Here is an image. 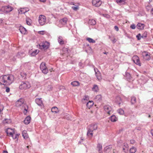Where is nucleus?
<instances>
[{
  "instance_id": "30",
  "label": "nucleus",
  "mask_w": 153,
  "mask_h": 153,
  "mask_svg": "<svg viewBox=\"0 0 153 153\" xmlns=\"http://www.w3.org/2000/svg\"><path fill=\"white\" fill-rule=\"evenodd\" d=\"M71 84L73 86H77L79 85L80 83L78 81H74L72 82Z\"/></svg>"
},
{
  "instance_id": "22",
  "label": "nucleus",
  "mask_w": 153,
  "mask_h": 153,
  "mask_svg": "<svg viewBox=\"0 0 153 153\" xmlns=\"http://www.w3.org/2000/svg\"><path fill=\"white\" fill-rule=\"evenodd\" d=\"M31 119L30 117L29 116L26 117L24 121L25 124L26 125L29 124L30 122Z\"/></svg>"
},
{
  "instance_id": "31",
  "label": "nucleus",
  "mask_w": 153,
  "mask_h": 153,
  "mask_svg": "<svg viewBox=\"0 0 153 153\" xmlns=\"http://www.w3.org/2000/svg\"><path fill=\"white\" fill-rule=\"evenodd\" d=\"M92 90L94 92H97L99 90L97 85H94L93 87L92 88Z\"/></svg>"
},
{
  "instance_id": "29",
  "label": "nucleus",
  "mask_w": 153,
  "mask_h": 153,
  "mask_svg": "<svg viewBox=\"0 0 153 153\" xmlns=\"http://www.w3.org/2000/svg\"><path fill=\"white\" fill-rule=\"evenodd\" d=\"M94 103L92 101H89L87 104V107L90 109L94 105Z\"/></svg>"
},
{
  "instance_id": "32",
  "label": "nucleus",
  "mask_w": 153,
  "mask_h": 153,
  "mask_svg": "<svg viewBox=\"0 0 153 153\" xmlns=\"http://www.w3.org/2000/svg\"><path fill=\"white\" fill-rule=\"evenodd\" d=\"M51 111L54 113H57L59 112L58 109L56 107H53L51 109Z\"/></svg>"
},
{
  "instance_id": "1",
  "label": "nucleus",
  "mask_w": 153,
  "mask_h": 153,
  "mask_svg": "<svg viewBox=\"0 0 153 153\" xmlns=\"http://www.w3.org/2000/svg\"><path fill=\"white\" fill-rule=\"evenodd\" d=\"M14 77L11 74H7L0 77V84L1 85H9L13 82Z\"/></svg>"
},
{
  "instance_id": "15",
  "label": "nucleus",
  "mask_w": 153,
  "mask_h": 153,
  "mask_svg": "<svg viewBox=\"0 0 153 153\" xmlns=\"http://www.w3.org/2000/svg\"><path fill=\"white\" fill-rule=\"evenodd\" d=\"M92 4L94 6L99 7L101 5L102 2L100 0H93Z\"/></svg>"
},
{
  "instance_id": "48",
  "label": "nucleus",
  "mask_w": 153,
  "mask_h": 153,
  "mask_svg": "<svg viewBox=\"0 0 153 153\" xmlns=\"http://www.w3.org/2000/svg\"><path fill=\"white\" fill-rule=\"evenodd\" d=\"M136 37L138 40H140L141 39V38H142L140 33H139L137 35Z\"/></svg>"
},
{
  "instance_id": "3",
  "label": "nucleus",
  "mask_w": 153,
  "mask_h": 153,
  "mask_svg": "<svg viewBox=\"0 0 153 153\" xmlns=\"http://www.w3.org/2000/svg\"><path fill=\"white\" fill-rule=\"evenodd\" d=\"M13 9V8L9 5L1 7L0 11L5 13H7L11 11Z\"/></svg>"
},
{
  "instance_id": "34",
  "label": "nucleus",
  "mask_w": 153,
  "mask_h": 153,
  "mask_svg": "<svg viewBox=\"0 0 153 153\" xmlns=\"http://www.w3.org/2000/svg\"><path fill=\"white\" fill-rule=\"evenodd\" d=\"M137 151V149L134 147L131 148L129 150L130 153H135Z\"/></svg>"
},
{
  "instance_id": "50",
  "label": "nucleus",
  "mask_w": 153,
  "mask_h": 153,
  "mask_svg": "<svg viewBox=\"0 0 153 153\" xmlns=\"http://www.w3.org/2000/svg\"><path fill=\"white\" fill-rule=\"evenodd\" d=\"M72 8L73 10H76L78 9V7H76H76L73 6L72 7Z\"/></svg>"
},
{
  "instance_id": "27",
  "label": "nucleus",
  "mask_w": 153,
  "mask_h": 153,
  "mask_svg": "<svg viewBox=\"0 0 153 153\" xmlns=\"http://www.w3.org/2000/svg\"><path fill=\"white\" fill-rule=\"evenodd\" d=\"M88 23L91 25H95L96 24V22L95 20L91 19H89Z\"/></svg>"
},
{
  "instance_id": "55",
  "label": "nucleus",
  "mask_w": 153,
  "mask_h": 153,
  "mask_svg": "<svg viewBox=\"0 0 153 153\" xmlns=\"http://www.w3.org/2000/svg\"><path fill=\"white\" fill-rule=\"evenodd\" d=\"M44 31H40L39 32V33L40 34H44Z\"/></svg>"
},
{
  "instance_id": "40",
  "label": "nucleus",
  "mask_w": 153,
  "mask_h": 153,
  "mask_svg": "<svg viewBox=\"0 0 153 153\" xmlns=\"http://www.w3.org/2000/svg\"><path fill=\"white\" fill-rule=\"evenodd\" d=\"M97 149H98V151L99 152L102 149V145L98 143L97 146Z\"/></svg>"
},
{
  "instance_id": "24",
  "label": "nucleus",
  "mask_w": 153,
  "mask_h": 153,
  "mask_svg": "<svg viewBox=\"0 0 153 153\" xmlns=\"http://www.w3.org/2000/svg\"><path fill=\"white\" fill-rule=\"evenodd\" d=\"M145 26L144 24L141 23H138L137 24L136 27L138 29L143 30Z\"/></svg>"
},
{
  "instance_id": "52",
  "label": "nucleus",
  "mask_w": 153,
  "mask_h": 153,
  "mask_svg": "<svg viewBox=\"0 0 153 153\" xmlns=\"http://www.w3.org/2000/svg\"><path fill=\"white\" fill-rule=\"evenodd\" d=\"M89 99V97L88 96H85L84 97V98L83 99V100H87Z\"/></svg>"
},
{
  "instance_id": "59",
  "label": "nucleus",
  "mask_w": 153,
  "mask_h": 153,
  "mask_svg": "<svg viewBox=\"0 0 153 153\" xmlns=\"http://www.w3.org/2000/svg\"><path fill=\"white\" fill-rule=\"evenodd\" d=\"M79 64L80 66H82V63L79 62Z\"/></svg>"
},
{
  "instance_id": "58",
  "label": "nucleus",
  "mask_w": 153,
  "mask_h": 153,
  "mask_svg": "<svg viewBox=\"0 0 153 153\" xmlns=\"http://www.w3.org/2000/svg\"><path fill=\"white\" fill-rule=\"evenodd\" d=\"M151 12L152 14H153V8L151 10Z\"/></svg>"
},
{
  "instance_id": "4",
  "label": "nucleus",
  "mask_w": 153,
  "mask_h": 153,
  "mask_svg": "<svg viewBox=\"0 0 153 153\" xmlns=\"http://www.w3.org/2000/svg\"><path fill=\"white\" fill-rule=\"evenodd\" d=\"M50 45V44L49 42L45 41L39 44V46L40 49L45 50L49 48Z\"/></svg>"
},
{
  "instance_id": "36",
  "label": "nucleus",
  "mask_w": 153,
  "mask_h": 153,
  "mask_svg": "<svg viewBox=\"0 0 153 153\" xmlns=\"http://www.w3.org/2000/svg\"><path fill=\"white\" fill-rule=\"evenodd\" d=\"M109 39H110L113 44L115 43L116 42L117 40L114 37H111L110 36H109Z\"/></svg>"
},
{
  "instance_id": "7",
  "label": "nucleus",
  "mask_w": 153,
  "mask_h": 153,
  "mask_svg": "<svg viewBox=\"0 0 153 153\" xmlns=\"http://www.w3.org/2000/svg\"><path fill=\"white\" fill-rule=\"evenodd\" d=\"M40 68L42 72L44 74H46L48 73V70L47 67L46 66L45 63L42 62L41 64Z\"/></svg>"
},
{
  "instance_id": "56",
  "label": "nucleus",
  "mask_w": 153,
  "mask_h": 153,
  "mask_svg": "<svg viewBox=\"0 0 153 153\" xmlns=\"http://www.w3.org/2000/svg\"><path fill=\"white\" fill-rule=\"evenodd\" d=\"M40 1L43 2H45L46 1V0H39Z\"/></svg>"
},
{
  "instance_id": "37",
  "label": "nucleus",
  "mask_w": 153,
  "mask_h": 153,
  "mask_svg": "<svg viewBox=\"0 0 153 153\" xmlns=\"http://www.w3.org/2000/svg\"><path fill=\"white\" fill-rule=\"evenodd\" d=\"M39 52V50H36L33 51L31 53V54L32 56H35L38 54Z\"/></svg>"
},
{
  "instance_id": "38",
  "label": "nucleus",
  "mask_w": 153,
  "mask_h": 153,
  "mask_svg": "<svg viewBox=\"0 0 153 153\" xmlns=\"http://www.w3.org/2000/svg\"><path fill=\"white\" fill-rule=\"evenodd\" d=\"M116 2L120 5L124 4L125 3V2L123 0H116Z\"/></svg>"
},
{
  "instance_id": "54",
  "label": "nucleus",
  "mask_w": 153,
  "mask_h": 153,
  "mask_svg": "<svg viewBox=\"0 0 153 153\" xmlns=\"http://www.w3.org/2000/svg\"><path fill=\"white\" fill-rule=\"evenodd\" d=\"M10 91V88L9 87H7L6 88V91L7 93L9 92Z\"/></svg>"
},
{
  "instance_id": "42",
  "label": "nucleus",
  "mask_w": 153,
  "mask_h": 153,
  "mask_svg": "<svg viewBox=\"0 0 153 153\" xmlns=\"http://www.w3.org/2000/svg\"><path fill=\"white\" fill-rule=\"evenodd\" d=\"M117 112L120 115H123L124 113L123 110L121 108L118 109L117 110Z\"/></svg>"
},
{
  "instance_id": "23",
  "label": "nucleus",
  "mask_w": 153,
  "mask_h": 153,
  "mask_svg": "<svg viewBox=\"0 0 153 153\" xmlns=\"http://www.w3.org/2000/svg\"><path fill=\"white\" fill-rule=\"evenodd\" d=\"M123 151L125 153H127L128 150V146L126 143H124L123 147Z\"/></svg>"
},
{
  "instance_id": "53",
  "label": "nucleus",
  "mask_w": 153,
  "mask_h": 153,
  "mask_svg": "<svg viewBox=\"0 0 153 153\" xmlns=\"http://www.w3.org/2000/svg\"><path fill=\"white\" fill-rule=\"evenodd\" d=\"M114 28L117 31H118L119 30V28L117 26H114Z\"/></svg>"
},
{
  "instance_id": "13",
  "label": "nucleus",
  "mask_w": 153,
  "mask_h": 153,
  "mask_svg": "<svg viewBox=\"0 0 153 153\" xmlns=\"http://www.w3.org/2000/svg\"><path fill=\"white\" fill-rule=\"evenodd\" d=\"M114 101L116 104H118L119 106L120 105L123 103V101L121 98L119 96L116 97L114 99Z\"/></svg>"
},
{
  "instance_id": "11",
  "label": "nucleus",
  "mask_w": 153,
  "mask_h": 153,
  "mask_svg": "<svg viewBox=\"0 0 153 153\" xmlns=\"http://www.w3.org/2000/svg\"><path fill=\"white\" fill-rule=\"evenodd\" d=\"M94 69L97 79L99 80H100L102 79V76L100 72L97 68H94Z\"/></svg>"
},
{
  "instance_id": "12",
  "label": "nucleus",
  "mask_w": 153,
  "mask_h": 153,
  "mask_svg": "<svg viewBox=\"0 0 153 153\" xmlns=\"http://www.w3.org/2000/svg\"><path fill=\"white\" fill-rule=\"evenodd\" d=\"M150 53L146 51H144L142 53V55L144 58L146 60H149L150 59Z\"/></svg>"
},
{
  "instance_id": "18",
  "label": "nucleus",
  "mask_w": 153,
  "mask_h": 153,
  "mask_svg": "<svg viewBox=\"0 0 153 153\" xmlns=\"http://www.w3.org/2000/svg\"><path fill=\"white\" fill-rule=\"evenodd\" d=\"M36 103L39 106H43V104L41 98H36L35 100Z\"/></svg>"
},
{
  "instance_id": "10",
  "label": "nucleus",
  "mask_w": 153,
  "mask_h": 153,
  "mask_svg": "<svg viewBox=\"0 0 153 153\" xmlns=\"http://www.w3.org/2000/svg\"><path fill=\"white\" fill-rule=\"evenodd\" d=\"M132 60L134 62L139 66H141V63L139 57L137 56H134L132 57Z\"/></svg>"
},
{
  "instance_id": "46",
  "label": "nucleus",
  "mask_w": 153,
  "mask_h": 153,
  "mask_svg": "<svg viewBox=\"0 0 153 153\" xmlns=\"http://www.w3.org/2000/svg\"><path fill=\"white\" fill-rule=\"evenodd\" d=\"M4 106L2 105H0V115L2 114V112L3 110Z\"/></svg>"
},
{
  "instance_id": "19",
  "label": "nucleus",
  "mask_w": 153,
  "mask_h": 153,
  "mask_svg": "<svg viewBox=\"0 0 153 153\" xmlns=\"http://www.w3.org/2000/svg\"><path fill=\"white\" fill-rule=\"evenodd\" d=\"M7 133L8 135H10L11 136H12L14 134L15 131L14 129H12L10 128H8L7 130Z\"/></svg>"
},
{
  "instance_id": "45",
  "label": "nucleus",
  "mask_w": 153,
  "mask_h": 153,
  "mask_svg": "<svg viewBox=\"0 0 153 153\" xmlns=\"http://www.w3.org/2000/svg\"><path fill=\"white\" fill-rule=\"evenodd\" d=\"M11 136L12 137L13 139H17L18 138L19 135L17 134H15V133H14V134Z\"/></svg>"
},
{
  "instance_id": "35",
  "label": "nucleus",
  "mask_w": 153,
  "mask_h": 153,
  "mask_svg": "<svg viewBox=\"0 0 153 153\" xmlns=\"http://www.w3.org/2000/svg\"><path fill=\"white\" fill-rule=\"evenodd\" d=\"M136 102V98L134 97H131V103L132 104H134Z\"/></svg>"
},
{
  "instance_id": "2",
  "label": "nucleus",
  "mask_w": 153,
  "mask_h": 153,
  "mask_svg": "<svg viewBox=\"0 0 153 153\" xmlns=\"http://www.w3.org/2000/svg\"><path fill=\"white\" fill-rule=\"evenodd\" d=\"M97 124L95 123H93L90 125L88 127V131L87 135L89 138H91L93 136V132L97 129Z\"/></svg>"
},
{
  "instance_id": "49",
  "label": "nucleus",
  "mask_w": 153,
  "mask_h": 153,
  "mask_svg": "<svg viewBox=\"0 0 153 153\" xmlns=\"http://www.w3.org/2000/svg\"><path fill=\"white\" fill-rule=\"evenodd\" d=\"M130 27L133 29H134L136 28V26L134 24H132L131 25Z\"/></svg>"
},
{
  "instance_id": "25",
  "label": "nucleus",
  "mask_w": 153,
  "mask_h": 153,
  "mask_svg": "<svg viewBox=\"0 0 153 153\" xmlns=\"http://www.w3.org/2000/svg\"><path fill=\"white\" fill-rule=\"evenodd\" d=\"M110 119L112 122H115L118 120V118L115 115H112L110 118Z\"/></svg>"
},
{
  "instance_id": "63",
  "label": "nucleus",
  "mask_w": 153,
  "mask_h": 153,
  "mask_svg": "<svg viewBox=\"0 0 153 153\" xmlns=\"http://www.w3.org/2000/svg\"><path fill=\"white\" fill-rule=\"evenodd\" d=\"M6 119L4 121V123H8V122H5V121H6Z\"/></svg>"
},
{
  "instance_id": "64",
  "label": "nucleus",
  "mask_w": 153,
  "mask_h": 153,
  "mask_svg": "<svg viewBox=\"0 0 153 153\" xmlns=\"http://www.w3.org/2000/svg\"><path fill=\"white\" fill-rule=\"evenodd\" d=\"M103 53L105 54H106L107 53L106 52H104Z\"/></svg>"
},
{
  "instance_id": "41",
  "label": "nucleus",
  "mask_w": 153,
  "mask_h": 153,
  "mask_svg": "<svg viewBox=\"0 0 153 153\" xmlns=\"http://www.w3.org/2000/svg\"><path fill=\"white\" fill-rule=\"evenodd\" d=\"M26 22L27 25H30L31 24L32 21L31 19H30L27 18L26 19Z\"/></svg>"
},
{
  "instance_id": "20",
  "label": "nucleus",
  "mask_w": 153,
  "mask_h": 153,
  "mask_svg": "<svg viewBox=\"0 0 153 153\" xmlns=\"http://www.w3.org/2000/svg\"><path fill=\"white\" fill-rule=\"evenodd\" d=\"M22 109H24L23 112L25 115H26L27 112L28 111V107L27 105L26 104L24 105V106L22 107Z\"/></svg>"
},
{
  "instance_id": "21",
  "label": "nucleus",
  "mask_w": 153,
  "mask_h": 153,
  "mask_svg": "<svg viewBox=\"0 0 153 153\" xmlns=\"http://www.w3.org/2000/svg\"><path fill=\"white\" fill-rule=\"evenodd\" d=\"M19 30L22 34H25L27 33V31L26 29L23 26H20Z\"/></svg>"
},
{
  "instance_id": "28",
  "label": "nucleus",
  "mask_w": 153,
  "mask_h": 153,
  "mask_svg": "<svg viewBox=\"0 0 153 153\" xmlns=\"http://www.w3.org/2000/svg\"><path fill=\"white\" fill-rule=\"evenodd\" d=\"M22 136L25 139H27L28 137V135L27 133V131H23L22 132Z\"/></svg>"
},
{
  "instance_id": "17",
  "label": "nucleus",
  "mask_w": 153,
  "mask_h": 153,
  "mask_svg": "<svg viewBox=\"0 0 153 153\" xmlns=\"http://www.w3.org/2000/svg\"><path fill=\"white\" fill-rule=\"evenodd\" d=\"M112 148L111 145L107 146L104 148V152L105 153H109L111 151Z\"/></svg>"
},
{
  "instance_id": "16",
  "label": "nucleus",
  "mask_w": 153,
  "mask_h": 153,
  "mask_svg": "<svg viewBox=\"0 0 153 153\" xmlns=\"http://www.w3.org/2000/svg\"><path fill=\"white\" fill-rule=\"evenodd\" d=\"M29 10V9L27 7L21 8L18 10L19 13L21 14L25 13Z\"/></svg>"
},
{
  "instance_id": "47",
  "label": "nucleus",
  "mask_w": 153,
  "mask_h": 153,
  "mask_svg": "<svg viewBox=\"0 0 153 153\" xmlns=\"http://www.w3.org/2000/svg\"><path fill=\"white\" fill-rule=\"evenodd\" d=\"M147 32H145L141 36V37L143 38H145L147 37Z\"/></svg>"
},
{
  "instance_id": "26",
  "label": "nucleus",
  "mask_w": 153,
  "mask_h": 153,
  "mask_svg": "<svg viewBox=\"0 0 153 153\" xmlns=\"http://www.w3.org/2000/svg\"><path fill=\"white\" fill-rule=\"evenodd\" d=\"M58 41L60 45H63L64 43L63 39L61 36H59L58 37Z\"/></svg>"
},
{
  "instance_id": "5",
  "label": "nucleus",
  "mask_w": 153,
  "mask_h": 153,
  "mask_svg": "<svg viewBox=\"0 0 153 153\" xmlns=\"http://www.w3.org/2000/svg\"><path fill=\"white\" fill-rule=\"evenodd\" d=\"M30 87V85L28 82H22L20 85L19 88L21 90L26 89L29 88Z\"/></svg>"
},
{
  "instance_id": "43",
  "label": "nucleus",
  "mask_w": 153,
  "mask_h": 153,
  "mask_svg": "<svg viewBox=\"0 0 153 153\" xmlns=\"http://www.w3.org/2000/svg\"><path fill=\"white\" fill-rule=\"evenodd\" d=\"M102 96L101 95H98L95 97V99L97 100L100 101L101 100Z\"/></svg>"
},
{
  "instance_id": "14",
  "label": "nucleus",
  "mask_w": 153,
  "mask_h": 153,
  "mask_svg": "<svg viewBox=\"0 0 153 153\" xmlns=\"http://www.w3.org/2000/svg\"><path fill=\"white\" fill-rule=\"evenodd\" d=\"M67 18H65L61 19L59 20L60 23L59 24L58 26L59 27H62L63 25H65L67 23Z\"/></svg>"
},
{
  "instance_id": "44",
  "label": "nucleus",
  "mask_w": 153,
  "mask_h": 153,
  "mask_svg": "<svg viewBox=\"0 0 153 153\" xmlns=\"http://www.w3.org/2000/svg\"><path fill=\"white\" fill-rule=\"evenodd\" d=\"M21 75L22 77L25 79L26 77L27 74L23 72L21 73Z\"/></svg>"
},
{
  "instance_id": "57",
  "label": "nucleus",
  "mask_w": 153,
  "mask_h": 153,
  "mask_svg": "<svg viewBox=\"0 0 153 153\" xmlns=\"http://www.w3.org/2000/svg\"><path fill=\"white\" fill-rule=\"evenodd\" d=\"M151 133L152 135L153 136V130H151Z\"/></svg>"
},
{
  "instance_id": "39",
  "label": "nucleus",
  "mask_w": 153,
  "mask_h": 153,
  "mask_svg": "<svg viewBox=\"0 0 153 153\" xmlns=\"http://www.w3.org/2000/svg\"><path fill=\"white\" fill-rule=\"evenodd\" d=\"M126 79L127 80H129L131 79V76L130 74L128 72L126 73Z\"/></svg>"
},
{
  "instance_id": "6",
  "label": "nucleus",
  "mask_w": 153,
  "mask_h": 153,
  "mask_svg": "<svg viewBox=\"0 0 153 153\" xmlns=\"http://www.w3.org/2000/svg\"><path fill=\"white\" fill-rule=\"evenodd\" d=\"M39 22L41 25H43L45 24L46 22L45 16L43 15H40L39 17Z\"/></svg>"
},
{
  "instance_id": "51",
  "label": "nucleus",
  "mask_w": 153,
  "mask_h": 153,
  "mask_svg": "<svg viewBox=\"0 0 153 153\" xmlns=\"http://www.w3.org/2000/svg\"><path fill=\"white\" fill-rule=\"evenodd\" d=\"M130 142L131 144H133L135 143V141L134 140H130Z\"/></svg>"
},
{
  "instance_id": "61",
  "label": "nucleus",
  "mask_w": 153,
  "mask_h": 153,
  "mask_svg": "<svg viewBox=\"0 0 153 153\" xmlns=\"http://www.w3.org/2000/svg\"><path fill=\"white\" fill-rule=\"evenodd\" d=\"M3 21L2 19H0V23H2Z\"/></svg>"
},
{
  "instance_id": "62",
  "label": "nucleus",
  "mask_w": 153,
  "mask_h": 153,
  "mask_svg": "<svg viewBox=\"0 0 153 153\" xmlns=\"http://www.w3.org/2000/svg\"><path fill=\"white\" fill-rule=\"evenodd\" d=\"M19 53H18L17 54V55H16V56L19 58L20 57L19 56Z\"/></svg>"
},
{
  "instance_id": "8",
  "label": "nucleus",
  "mask_w": 153,
  "mask_h": 153,
  "mask_svg": "<svg viewBox=\"0 0 153 153\" xmlns=\"http://www.w3.org/2000/svg\"><path fill=\"white\" fill-rule=\"evenodd\" d=\"M26 104L24 103V100L22 98H20L18 100L16 103V106L17 107L24 106V105Z\"/></svg>"
},
{
  "instance_id": "9",
  "label": "nucleus",
  "mask_w": 153,
  "mask_h": 153,
  "mask_svg": "<svg viewBox=\"0 0 153 153\" xmlns=\"http://www.w3.org/2000/svg\"><path fill=\"white\" fill-rule=\"evenodd\" d=\"M104 109L105 112L109 115L113 112L111 107L109 105H105L104 107Z\"/></svg>"
},
{
  "instance_id": "60",
  "label": "nucleus",
  "mask_w": 153,
  "mask_h": 153,
  "mask_svg": "<svg viewBox=\"0 0 153 153\" xmlns=\"http://www.w3.org/2000/svg\"><path fill=\"white\" fill-rule=\"evenodd\" d=\"M3 153H8L7 151H3Z\"/></svg>"
},
{
  "instance_id": "33",
  "label": "nucleus",
  "mask_w": 153,
  "mask_h": 153,
  "mask_svg": "<svg viewBox=\"0 0 153 153\" xmlns=\"http://www.w3.org/2000/svg\"><path fill=\"white\" fill-rule=\"evenodd\" d=\"M86 40L90 43H95L96 42V41L95 40H94L90 38H87L86 39Z\"/></svg>"
}]
</instances>
